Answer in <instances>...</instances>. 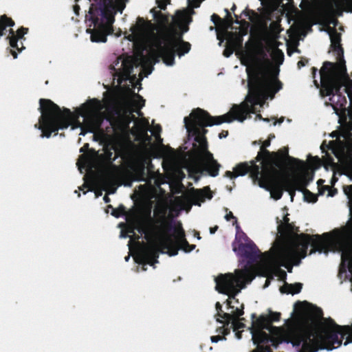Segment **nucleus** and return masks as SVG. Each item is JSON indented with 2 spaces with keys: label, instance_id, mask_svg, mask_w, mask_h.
Returning <instances> with one entry per match:
<instances>
[{
  "label": "nucleus",
  "instance_id": "obj_1",
  "mask_svg": "<svg viewBox=\"0 0 352 352\" xmlns=\"http://www.w3.org/2000/svg\"><path fill=\"white\" fill-rule=\"evenodd\" d=\"M247 72L249 77L247 102L234 104L229 112L219 116H212L207 111L196 108L189 117L184 118V125L188 134L194 136L193 159L188 172L190 177L196 182L200 179L204 171L211 177H217L221 167L214 159L212 153L208 151L206 137L208 130L205 128L230 123L234 120L243 122L250 113L254 112L253 106L261 103L263 90L272 99L283 87V83L277 78L268 81L265 78H261V71L258 68H255L251 73L247 69Z\"/></svg>",
  "mask_w": 352,
  "mask_h": 352
},
{
  "label": "nucleus",
  "instance_id": "obj_2",
  "mask_svg": "<svg viewBox=\"0 0 352 352\" xmlns=\"http://www.w3.org/2000/svg\"><path fill=\"white\" fill-rule=\"evenodd\" d=\"M336 65L325 61L320 69L322 96H332L329 100L336 113L344 121L349 117L352 120V80L346 67L336 69Z\"/></svg>",
  "mask_w": 352,
  "mask_h": 352
},
{
  "label": "nucleus",
  "instance_id": "obj_3",
  "mask_svg": "<svg viewBox=\"0 0 352 352\" xmlns=\"http://www.w3.org/2000/svg\"><path fill=\"white\" fill-rule=\"evenodd\" d=\"M332 235L329 232L322 234L309 235L305 233L296 234L293 239L295 248H281L274 256H269V261L277 265H282L292 272L293 265H298L302 258L307 255V250L311 246L309 254L318 252L327 253L330 251Z\"/></svg>",
  "mask_w": 352,
  "mask_h": 352
},
{
  "label": "nucleus",
  "instance_id": "obj_4",
  "mask_svg": "<svg viewBox=\"0 0 352 352\" xmlns=\"http://www.w3.org/2000/svg\"><path fill=\"white\" fill-rule=\"evenodd\" d=\"M91 3L85 15L89 27L86 32L90 34L93 43H106L107 36L113 32V24L118 12L122 13L128 0H89Z\"/></svg>",
  "mask_w": 352,
  "mask_h": 352
},
{
  "label": "nucleus",
  "instance_id": "obj_5",
  "mask_svg": "<svg viewBox=\"0 0 352 352\" xmlns=\"http://www.w3.org/2000/svg\"><path fill=\"white\" fill-rule=\"evenodd\" d=\"M39 110L41 116L35 127L41 131L42 138H49L52 133L57 134L59 129L68 128L73 121V115L69 109L63 110L50 99L39 100Z\"/></svg>",
  "mask_w": 352,
  "mask_h": 352
},
{
  "label": "nucleus",
  "instance_id": "obj_6",
  "mask_svg": "<svg viewBox=\"0 0 352 352\" xmlns=\"http://www.w3.org/2000/svg\"><path fill=\"white\" fill-rule=\"evenodd\" d=\"M236 276L232 273L220 274L215 278L216 289L221 294L228 296V299L226 302L228 309H233L232 300H234L239 303V300L236 296L240 292L241 289L245 287L246 284L250 283L255 278L254 272L249 267L236 271Z\"/></svg>",
  "mask_w": 352,
  "mask_h": 352
},
{
  "label": "nucleus",
  "instance_id": "obj_7",
  "mask_svg": "<svg viewBox=\"0 0 352 352\" xmlns=\"http://www.w3.org/2000/svg\"><path fill=\"white\" fill-rule=\"evenodd\" d=\"M153 14L155 23L151 21H145L142 17H138L137 24L131 28L133 34H142L145 31H149L152 36L154 47L157 45L163 44V41L166 38V34L169 35L172 26L169 25V16L163 14L156 8L150 10Z\"/></svg>",
  "mask_w": 352,
  "mask_h": 352
},
{
  "label": "nucleus",
  "instance_id": "obj_8",
  "mask_svg": "<svg viewBox=\"0 0 352 352\" xmlns=\"http://www.w3.org/2000/svg\"><path fill=\"white\" fill-rule=\"evenodd\" d=\"M271 144L270 138L265 140L260 148V151L256 157V162L261 161L262 170L276 167H288L300 166L303 168L305 162L289 155L288 147H283L277 151L270 152L267 149Z\"/></svg>",
  "mask_w": 352,
  "mask_h": 352
},
{
  "label": "nucleus",
  "instance_id": "obj_9",
  "mask_svg": "<svg viewBox=\"0 0 352 352\" xmlns=\"http://www.w3.org/2000/svg\"><path fill=\"white\" fill-rule=\"evenodd\" d=\"M160 222L162 223L161 228L166 234L172 230L175 233V239L170 235H166L159 243L161 248L167 250V254L169 256L177 255L179 250L185 252H190L195 249L196 245L189 244L186 240L185 232L180 222H178L177 226H173V219L168 221L164 217L161 219Z\"/></svg>",
  "mask_w": 352,
  "mask_h": 352
},
{
  "label": "nucleus",
  "instance_id": "obj_10",
  "mask_svg": "<svg viewBox=\"0 0 352 352\" xmlns=\"http://www.w3.org/2000/svg\"><path fill=\"white\" fill-rule=\"evenodd\" d=\"M300 328L298 324H292L287 329L282 332L278 330V333H270V336L264 330H251L252 340L254 344H267L271 343L274 348H277L283 342L292 343L294 346L299 347L302 343V338L300 336Z\"/></svg>",
  "mask_w": 352,
  "mask_h": 352
},
{
  "label": "nucleus",
  "instance_id": "obj_11",
  "mask_svg": "<svg viewBox=\"0 0 352 352\" xmlns=\"http://www.w3.org/2000/svg\"><path fill=\"white\" fill-rule=\"evenodd\" d=\"M328 322L329 327H324L318 336L322 343L321 349L331 351L340 347L345 336L346 338L344 345L352 342V327L339 325L332 318H329Z\"/></svg>",
  "mask_w": 352,
  "mask_h": 352
},
{
  "label": "nucleus",
  "instance_id": "obj_12",
  "mask_svg": "<svg viewBox=\"0 0 352 352\" xmlns=\"http://www.w3.org/2000/svg\"><path fill=\"white\" fill-rule=\"evenodd\" d=\"M155 47L157 49L158 56L162 58L164 63L166 65L172 66L175 64V56L181 57L188 53L191 45L183 38L166 37L163 44L157 45Z\"/></svg>",
  "mask_w": 352,
  "mask_h": 352
},
{
  "label": "nucleus",
  "instance_id": "obj_13",
  "mask_svg": "<svg viewBox=\"0 0 352 352\" xmlns=\"http://www.w3.org/2000/svg\"><path fill=\"white\" fill-rule=\"evenodd\" d=\"M102 109L101 102L96 98L88 100L80 107L79 114L84 118L81 134L85 135L84 130L94 133L100 128L103 121L100 113Z\"/></svg>",
  "mask_w": 352,
  "mask_h": 352
},
{
  "label": "nucleus",
  "instance_id": "obj_14",
  "mask_svg": "<svg viewBox=\"0 0 352 352\" xmlns=\"http://www.w3.org/2000/svg\"><path fill=\"white\" fill-rule=\"evenodd\" d=\"M285 167H276L262 170L261 177L258 181L259 186L270 192L271 197L275 200L280 199L285 190V177L279 169Z\"/></svg>",
  "mask_w": 352,
  "mask_h": 352
},
{
  "label": "nucleus",
  "instance_id": "obj_15",
  "mask_svg": "<svg viewBox=\"0 0 352 352\" xmlns=\"http://www.w3.org/2000/svg\"><path fill=\"white\" fill-rule=\"evenodd\" d=\"M332 243L330 245V251L337 250L341 252V263L339 266L338 277L342 278L343 275L346 276L347 270L351 274L352 281V235L348 238L346 236L334 237L332 236Z\"/></svg>",
  "mask_w": 352,
  "mask_h": 352
},
{
  "label": "nucleus",
  "instance_id": "obj_16",
  "mask_svg": "<svg viewBox=\"0 0 352 352\" xmlns=\"http://www.w3.org/2000/svg\"><path fill=\"white\" fill-rule=\"evenodd\" d=\"M299 170H303V173L300 175H286L285 177V190L288 192L291 196L292 201H293L296 191L298 190L302 192L305 186H307L309 183L313 180V174H309L307 170H305L306 164L303 168H300V166H295Z\"/></svg>",
  "mask_w": 352,
  "mask_h": 352
},
{
  "label": "nucleus",
  "instance_id": "obj_17",
  "mask_svg": "<svg viewBox=\"0 0 352 352\" xmlns=\"http://www.w3.org/2000/svg\"><path fill=\"white\" fill-rule=\"evenodd\" d=\"M280 313L270 311V314L261 315L256 318V314H252V322L251 330H267L270 333H278L280 328L273 326V322H278L280 319Z\"/></svg>",
  "mask_w": 352,
  "mask_h": 352
},
{
  "label": "nucleus",
  "instance_id": "obj_18",
  "mask_svg": "<svg viewBox=\"0 0 352 352\" xmlns=\"http://www.w3.org/2000/svg\"><path fill=\"white\" fill-rule=\"evenodd\" d=\"M330 40H331V50L336 54V63H332L333 65H336V69H342V67H346L345 60L344 59V49L341 44L342 35L338 32L334 28H329L328 31Z\"/></svg>",
  "mask_w": 352,
  "mask_h": 352
},
{
  "label": "nucleus",
  "instance_id": "obj_19",
  "mask_svg": "<svg viewBox=\"0 0 352 352\" xmlns=\"http://www.w3.org/2000/svg\"><path fill=\"white\" fill-rule=\"evenodd\" d=\"M232 247L234 252L248 259L249 263H254L260 258V251L252 241L245 243L234 242Z\"/></svg>",
  "mask_w": 352,
  "mask_h": 352
},
{
  "label": "nucleus",
  "instance_id": "obj_20",
  "mask_svg": "<svg viewBox=\"0 0 352 352\" xmlns=\"http://www.w3.org/2000/svg\"><path fill=\"white\" fill-rule=\"evenodd\" d=\"M321 332L316 333V338H311L313 334L311 331H307L300 327V336L302 338L301 347L298 352H316L322 349V343L319 339V335Z\"/></svg>",
  "mask_w": 352,
  "mask_h": 352
},
{
  "label": "nucleus",
  "instance_id": "obj_21",
  "mask_svg": "<svg viewBox=\"0 0 352 352\" xmlns=\"http://www.w3.org/2000/svg\"><path fill=\"white\" fill-rule=\"evenodd\" d=\"M160 250L154 245H147L142 248L137 256L135 261L139 264L153 265L158 263Z\"/></svg>",
  "mask_w": 352,
  "mask_h": 352
},
{
  "label": "nucleus",
  "instance_id": "obj_22",
  "mask_svg": "<svg viewBox=\"0 0 352 352\" xmlns=\"http://www.w3.org/2000/svg\"><path fill=\"white\" fill-rule=\"evenodd\" d=\"M153 221V219L151 216V211H149L146 219L134 220L131 226L128 229V232L134 234V230H137L139 233L144 234L145 238L148 239V235L153 232L155 228Z\"/></svg>",
  "mask_w": 352,
  "mask_h": 352
},
{
  "label": "nucleus",
  "instance_id": "obj_23",
  "mask_svg": "<svg viewBox=\"0 0 352 352\" xmlns=\"http://www.w3.org/2000/svg\"><path fill=\"white\" fill-rule=\"evenodd\" d=\"M119 63V59L116 60L114 62V65H111L110 69L114 72V76L118 77V83L121 84L130 77L133 70L134 63L131 60L123 59L121 63V68L117 70L116 66H118Z\"/></svg>",
  "mask_w": 352,
  "mask_h": 352
},
{
  "label": "nucleus",
  "instance_id": "obj_24",
  "mask_svg": "<svg viewBox=\"0 0 352 352\" xmlns=\"http://www.w3.org/2000/svg\"><path fill=\"white\" fill-rule=\"evenodd\" d=\"M234 171H235L237 176H243L250 173L254 179L258 181L262 174V168L261 169V167L255 162H252L251 166H249L247 163H241L234 168Z\"/></svg>",
  "mask_w": 352,
  "mask_h": 352
},
{
  "label": "nucleus",
  "instance_id": "obj_25",
  "mask_svg": "<svg viewBox=\"0 0 352 352\" xmlns=\"http://www.w3.org/2000/svg\"><path fill=\"white\" fill-rule=\"evenodd\" d=\"M29 29L28 28L21 27L16 32L12 28H10L8 32L9 34L6 39L9 41L10 45L12 48L16 49L18 52H21L25 47L21 42V46L19 47L18 41L19 40H25V34H28Z\"/></svg>",
  "mask_w": 352,
  "mask_h": 352
},
{
  "label": "nucleus",
  "instance_id": "obj_26",
  "mask_svg": "<svg viewBox=\"0 0 352 352\" xmlns=\"http://www.w3.org/2000/svg\"><path fill=\"white\" fill-rule=\"evenodd\" d=\"M344 12H352V0H342L326 12L330 18L334 20L336 25L338 22L336 18L342 16Z\"/></svg>",
  "mask_w": 352,
  "mask_h": 352
},
{
  "label": "nucleus",
  "instance_id": "obj_27",
  "mask_svg": "<svg viewBox=\"0 0 352 352\" xmlns=\"http://www.w3.org/2000/svg\"><path fill=\"white\" fill-rule=\"evenodd\" d=\"M191 201L195 205L201 206L206 199H211L212 194L209 186H205L203 188L197 189L192 188L189 191Z\"/></svg>",
  "mask_w": 352,
  "mask_h": 352
},
{
  "label": "nucleus",
  "instance_id": "obj_28",
  "mask_svg": "<svg viewBox=\"0 0 352 352\" xmlns=\"http://www.w3.org/2000/svg\"><path fill=\"white\" fill-rule=\"evenodd\" d=\"M176 16L179 20L178 27L179 30L172 28L169 35L166 34L165 36L166 37H175L181 39L183 38V35L189 30V27L187 23H184V21L186 19V14L184 12L177 10L176 12Z\"/></svg>",
  "mask_w": 352,
  "mask_h": 352
},
{
  "label": "nucleus",
  "instance_id": "obj_29",
  "mask_svg": "<svg viewBox=\"0 0 352 352\" xmlns=\"http://www.w3.org/2000/svg\"><path fill=\"white\" fill-rule=\"evenodd\" d=\"M243 35L240 32H229L228 34L227 43L229 46L234 48L235 50L241 49L243 47Z\"/></svg>",
  "mask_w": 352,
  "mask_h": 352
},
{
  "label": "nucleus",
  "instance_id": "obj_30",
  "mask_svg": "<svg viewBox=\"0 0 352 352\" xmlns=\"http://www.w3.org/2000/svg\"><path fill=\"white\" fill-rule=\"evenodd\" d=\"M331 138H336L335 140L329 142V144L333 148L335 147L338 148L339 152L344 154L346 148H347V143L344 140L340 139V131H333L330 133Z\"/></svg>",
  "mask_w": 352,
  "mask_h": 352
},
{
  "label": "nucleus",
  "instance_id": "obj_31",
  "mask_svg": "<svg viewBox=\"0 0 352 352\" xmlns=\"http://www.w3.org/2000/svg\"><path fill=\"white\" fill-rule=\"evenodd\" d=\"M343 155L342 160L341 162L344 174L349 177L350 179L352 178V152L349 153L340 154V157Z\"/></svg>",
  "mask_w": 352,
  "mask_h": 352
},
{
  "label": "nucleus",
  "instance_id": "obj_32",
  "mask_svg": "<svg viewBox=\"0 0 352 352\" xmlns=\"http://www.w3.org/2000/svg\"><path fill=\"white\" fill-rule=\"evenodd\" d=\"M215 308L217 311L216 315L217 321L220 323H225L227 325L230 324L231 320L233 318V315L224 312L222 310V305L219 302H216Z\"/></svg>",
  "mask_w": 352,
  "mask_h": 352
},
{
  "label": "nucleus",
  "instance_id": "obj_33",
  "mask_svg": "<svg viewBox=\"0 0 352 352\" xmlns=\"http://www.w3.org/2000/svg\"><path fill=\"white\" fill-rule=\"evenodd\" d=\"M302 284L300 283H296L294 284H289L285 283L283 286L280 288V291L283 294H296L301 292Z\"/></svg>",
  "mask_w": 352,
  "mask_h": 352
},
{
  "label": "nucleus",
  "instance_id": "obj_34",
  "mask_svg": "<svg viewBox=\"0 0 352 352\" xmlns=\"http://www.w3.org/2000/svg\"><path fill=\"white\" fill-rule=\"evenodd\" d=\"M15 25L14 21L12 18L8 16L6 14L0 16V38L3 36L6 32V28H12Z\"/></svg>",
  "mask_w": 352,
  "mask_h": 352
},
{
  "label": "nucleus",
  "instance_id": "obj_35",
  "mask_svg": "<svg viewBox=\"0 0 352 352\" xmlns=\"http://www.w3.org/2000/svg\"><path fill=\"white\" fill-rule=\"evenodd\" d=\"M323 166L326 170H329V168H331L333 170H336L338 167V164L334 162L333 157L326 153V156L323 159Z\"/></svg>",
  "mask_w": 352,
  "mask_h": 352
},
{
  "label": "nucleus",
  "instance_id": "obj_36",
  "mask_svg": "<svg viewBox=\"0 0 352 352\" xmlns=\"http://www.w3.org/2000/svg\"><path fill=\"white\" fill-rule=\"evenodd\" d=\"M313 316L316 318H322L323 320H324V322L321 324L320 330L319 332H322L324 327L327 326L329 327L328 320L330 318H323V311L319 307H314V309L312 311Z\"/></svg>",
  "mask_w": 352,
  "mask_h": 352
},
{
  "label": "nucleus",
  "instance_id": "obj_37",
  "mask_svg": "<svg viewBox=\"0 0 352 352\" xmlns=\"http://www.w3.org/2000/svg\"><path fill=\"white\" fill-rule=\"evenodd\" d=\"M299 231V228L296 226L294 223L292 222L283 229V234L291 236L294 239L296 238V234H298V232Z\"/></svg>",
  "mask_w": 352,
  "mask_h": 352
},
{
  "label": "nucleus",
  "instance_id": "obj_38",
  "mask_svg": "<svg viewBox=\"0 0 352 352\" xmlns=\"http://www.w3.org/2000/svg\"><path fill=\"white\" fill-rule=\"evenodd\" d=\"M244 320V318H236V317L233 316V318L230 321V327L233 329L234 331H236L241 329H243L245 327V324L243 322Z\"/></svg>",
  "mask_w": 352,
  "mask_h": 352
},
{
  "label": "nucleus",
  "instance_id": "obj_39",
  "mask_svg": "<svg viewBox=\"0 0 352 352\" xmlns=\"http://www.w3.org/2000/svg\"><path fill=\"white\" fill-rule=\"evenodd\" d=\"M306 187L305 186L302 191L305 201L309 203H316L318 201L317 195L307 189Z\"/></svg>",
  "mask_w": 352,
  "mask_h": 352
},
{
  "label": "nucleus",
  "instance_id": "obj_40",
  "mask_svg": "<svg viewBox=\"0 0 352 352\" xmlns=\"http://www.w3.org/2000/svg\"><path fill=\"white\" fill-rule=\"evenodd\" d=\"M225 12H226V19L228 22L229 23V25H231L234 23L239 25H245L248 24L247 21L245 20H239V16L236 14H234L235 21H233V18L229 12L228 9H225Z\"/></svg>",
  "mask_w": 352,
  "mask_h": 352
},
{
  "label": "nucleus",
  "instance_id": "obj_41",
  "mask_svg": "<svg viewBox=\"0 0 352 352\" xmlns=\"http://www.w3.org/2000/svg\"><path fill=\"white\" fill-rule=\"evenodd\" d=\"M135 173L136 175V180L137 181H146L145 179V166L144 164L137 167L135 169Z\"/></svg>",
  "mask_w": 352,
  "mask_h": 352
},
{
  "label": "nucleus",
  "instance_id": "obj_42",
  "mask_svg": "<svg viewBox=\"0 0 352 352\" xmlns=\"http://www.w3.org/2000/svg\"><path fill=\"white\" fill-rule=\"evenodd\" d=\"M107 208L112 209L111 214L115 217H120L126 213V208L123 205H120L118 208H113L111 205H109Z\"/></svg>",
  "mask_w": 352,
  "mask_h": 352
},
{
  "label": "nucleus",
  "instance_id": "obj_43",
  "mask_svg": "<svg viewBox=\"0 0 352 352\" xmlns=\"http://www.w3.org/2000/svg\"><path fill=\"white\" fill-rule=\"evenodd\" d=\"M277 223H278V232L281 234H283V229L290 223L289 218L288 217V214H286L283 217V222H282L281 220H280L278 218H277Z\"/></svg>",
  "mask_w": 352,
  "mask_h": 352
},
{
  "label": "nucleus",
  "instance_id": "obj_44",
  "mask_svg": "<svg viewBox=\"0 0 352 352\" xmlns=\"http://www.w3.org/2000/svg\"><path fill=\"white\" fill-rule=\"evenodd\" d=\"M320 148H321L322 153H327V149H331V150H332L334 155L337 157L340 158V154H341V153H340V152H339L338 148L335 147V148H333L332 146L329 144H327L325 141H324L322 142V144H321Z\"/></svg>",
  "mask_w": 352,
  "mask_h": 352
},
{
  "label": "nucleus",
  "instance_id": "obj_45",
  "mask_svg": "<svg viewBox=\"0 0 352 352\" xmlns=\"http://www.w3.org/2000/svg\"><path fill=\"white\" fill-rule=\"evenodd\" d=\"M340 138H342L346 143L349 144V141L352 140V133L351 131L347 130L346 129H342L340 130Z\"/></svg>",
  "mask_w": 352,
  "mask_h": 352
},
{
  "label": "nucleus",
  "instance_id": "obj_46",
  "mask_svg": "<svg viewBox=\"0 0 352 352\" xmlns=\"http://www.w3.org/2000/svg\"><path fill=\"white\" fill-rule=\"evenodd\" d=\"M256 349L252 351V352H273L270 346L268 345H262L261 344H256Z\"/></svg>",
  "mask_w": 352,
  "mask_h": 352
},
{
  "label": "nucleus",
  "instance_id": "obj_47",
  "mask_svg": "<svg viewBox=\"0 0 352 352\" xmlns=\"http://www.w3.org/2000/svg\"><path fill=\"white\" fill-rule=\"evenodd\" d=\"M344 192L347 195V197L350 199V208L352 210V185L346 186L344 187Z\"/></svg>",
  "mask_w": 352,
  "mask_h": 352
},
{
  "label": "nucleus",
  "instance_id": "obj_48",
  "mask_svg": "<svg viewBox=\"0 0 352 352\" xmlns=\"http://www.w3.org/2000/svg\"><path fill=\"white\" fill-rule=\"evenodd\" d=\"M342 0H324V10L327 12L328 10L335 6Z\"/></svg>",
  "mask_w": 352,
  "mask_h": 352
},
{
  "label": "nucleus",
  "instance_id": "obj_49",
  "mask_svg": "<svg viewBox=\"0 0 352 352\" xmlns=\"http://www.w3.org/2000/svg\"><path fill=\"white\" fill-rule=\"evenodd\" d=\"M156 3L159 8L165 10L167 5L170 3V0H156Z\"/></svg>",
  "mask_w": 352,
  "mask_h": 352
},
{
  "label": "nucleus",
  "instance_id": "obj_50",
  "mask_svg": "<svg viewBox=\"0 0 352 352\" xmlns=\"http://www.w3.org/2000/svg\"><path fill=\"white\" fill-rule=\"evenodd\" d=\"M235 239L236 241H239L237 243H240L241 240L248 242L250 241L248 236L242 231L240 233L236 234Z\"/></svg>",
  "mask_w": 352,
  "mask_h": 352
},
{
  "label": "nucleus",
  "instance_id": "obj_51",
  "mask_svg": "<svg viewBox=\"0 0 352 352\" xmlns=\"http://www.w3.org/2000/svg\"><path fill=\"white\" fill-rule=\"evenodd\" d=\"M312 0H302L300 7L302 9H310L313 6Z\"/></svg>",
  "mask_w": 352,
  "mask_h": 352
},
{
  "label": "nucleus",
  "instance_id": "obj_52",
  "mask_svg": "<svg viewBox=\"0 0 352 352\" xmlns=\"http://www.w3.org/2000/svg\"><path fill=\"white\" fill-rule=\"evenodd\" d=\"M236 50L230 46H229L228 44H226V49L223 50V56H226V57H229L230 55H232L233 54V52L235 51Z\"/></svg>",
  "mask_w": 352,
  "mask_h": 352
},
{
  "label": "nucleus",
  "instance_id": "obj_53",
  "mask_svg": "<svg viewBox=\"0 0 352 352\" xmlns=\"http://www.w3.org/2000/svg\"><path fill=\"white\" fill-rule=\"evenodd\" d=\"M277 253V252L273 254H265V257L264 258V262L265 263L266 265H274V266H276V267H279L280 265H276L274 263H271L269 261V256H274V255H276V254ZM263 256H265V254H263Z\"/></svg>",
  "mask_w": 352,
  "mask_h": 352
},
{
  "label": "nucleus",
  "instance_id": "obj_54",
  "mask_svg": "<svg viewBox=\"0 0 352 352\" xmlns=\"http://www.w3.org/2000/svg\"><path fill=\"white\" fill-rule=\"evenodd\" d=\"M162 131V126L160 124H156L153 127V135L159 136V139L160 142H162V140L160 138V133Z\"/></svg>",
  "mask_w": 352,
  "mask_h": 352
},
{
  "label": "nucleus",
  "instance_id": "obj_55",
  "mask_svg": "<svg viewBox=\"0 0 352 352\" xmlns=\"http://www.w3.org/2000/svg\"><path fill=\"white\" fill-rule=\"evenodd\" d=\"M211 21L215 24V25H218L219 23L223 22V20L219 16L217 15V14H213L212 16H211Z\"/></svg>",
  "mask_w": 352,
  "mask_h": 352
},
{
  "label": "nucleus",
  "instance_id": "obj_56",
  "mask_svg": "<svg viewBox=\"0 0 352 352\" xmlns=\"http://www.w3.org/2000/svg\"><path fill=\"white\" fill-rule=\"evenodd\" d=\"M224 325L223 327H221L220 329L222 331L223 336H226L228 335L230 333V327H229L230 324L227 325L225 323H223Z\"/></svg>",
  "mask_w": 352,
  "mask_h": 352
},
{
  "label": "nucleus",
  "instance_id": "obj_57",
  "mask_svg": "<svg viewBox=\"0 0 352 352\" xmlns=\"http://www.w3.org/2000/svg\"><path fill=\"white\" fill-rule=\"evenodd\" d=\"M243 305H241V309L236 308L233 315L236 318H240L239 317L243 316Z\"/></svg>",
  "mask_w": 352,
  "mask_h": 352
},
{
  "label": "nucleus",
  "instance_id": "obj_58",
  "mask_svg": "<svg viewBox=\"0 0 352 352\" xmlns=\"http://www.w3.org/2000/svg\"><path fill=\"white\" fill-rule=\"evenodd\" d=\"M346 120H347V119ZM340 122L341 123H342V122L345 123V124L342 126V129H346L347 130H349L351 131H352V121L347 122L346 121H344V119L340 118Z\"/></svg>",
  "mask_w": 352,
  "mask_h": 352
},
{
  "label": "nucleus",
  "instance_id": "obj_59",
  "mask_svg": "<svg viewBox=\"0 0 352 352\" xmlns=\"http://www.w3.org/2000/svg\"><path fill=\"white\" fill-rule=\"evenodd\" d=\"M305 305H308V303L306 302V301H304V302H300V301H298L296 304H295V307L296 309H300V311H304L305 309Z\"/></svg>",
  "mask_w": 352,
  "mask_h": 352
},
{
  "label": "nucleus",
  "instance_id": "obj_60",
  "mask_svg": "<svg viewBox=\"0 0 352 352\" xmlns=\"http://www.w3.org/2000/svg\"><path fill=\"white\" fill-rule=\"evenodd\" d=\"M200 0H188L189 6H190L192 8H198L200 6L201 4Z\"/></svg>",
  "mask_w": 352,
  "mask_h": 352
},
{
  "label": "nucleus",
  "instance_id": "obj_61",
  "mask_svg": "<svg viewBox=\"0 0 352 352\" xmlns=\"http://www.w3.org/2000/svg\"><path fill=\"white\" fill-rule=\"evenodd\" d=\"M274 56H276L277 58H280L282 60H283V52L279 49H276L274 52Z\"/></svg>",
  "mask_w": 352,
  "mask_h": 352
},
{
  "label": "nucleus",
  "instance_id": "obj_62",
  "mask_svg": "<svg viewBox=\"0 0 352 352\" xmlns=\"http://www.w3.org/2000/svg\"><path fill=\"white\" fill-rule=\"evenodd\" d=\"M210 340H211L212 342H218L220 340H226V338L224 336L218 335V336H211Z\"/></svg>",
  "mask_w": 352,
  "mask_h": 352
},
{
  "label": "nucleus",
  "instance_id": "obj_63",
  "mask_svg": "<svg viewBox=\"0 0 352 352\" xmlns=\"http://www.w3.org/2000/svg\"><path fill=\"white\" fill-rule=\"evenodd\" d=\"M225 175L227 177H230V179H233V178H235L236 177H238L235 173V171H233V172H231L230 170H227L225 173Z\"/></svg>",
  "mask_w": 352,
  "mask_h": 352
},
{
  "label": "nucleus",
  "instance_id": "obj_64",
  "mask_svg": "<svg viewBox=\"0 0 352 352\" xmlns=\"http://www.w3.org/2000/svg\"><path fill=\"white\" fill-rule=\"evenodd\" d=\"M337 192H338V190L336 188H330L329 190L328 196L333 197L336 195Z\"/></svg>",
  "mask_w": 352,
  "mask_h": 352
}]
</instances>
